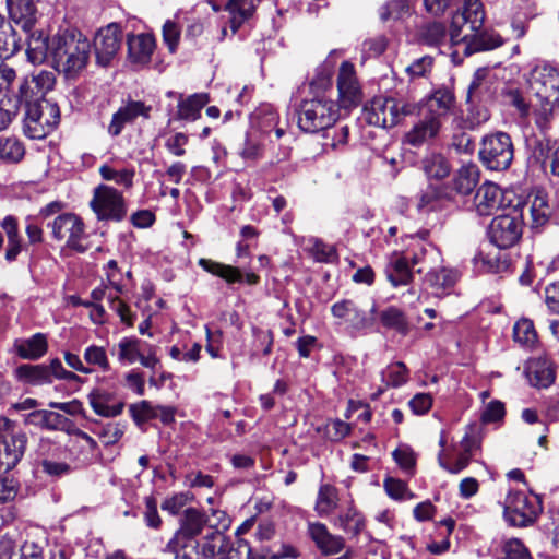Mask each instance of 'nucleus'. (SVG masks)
<instances>
[{
    "label": "nucleus",
    "instance_id": "obj_1",
    "mask_svg": "<svg viewBox=\"0 0 559 559\" xmlns=\"http://www.w3.org/2000/svg\"><path fill=\"white\" fill-rule=\"evenodd\" d=\"M485 13L480 0H465L463 10L452 17L450 40L462 46L464 56L492 50L503 44L502 37L489 31H481Z\"/></svg>",
    "mask_w": 559,
    "mask_h": 559
},
{
    "label": "nucleus",
    "instance_id": "obj_2",
    "mask_svg": "<svg viewBox=\"0 0 559 559\" xmlns=\"http://www.w3.org/2000/svg\"><path fill=\"white\" fill-rule=\"evenodd\" d=\"M91 43L80 31L63 29L52 36L53 68L67 79H75L87 67Z\"/></svg>",
    "mask_w": 559,
    "mask_h": 559
},
{
    "label": "nucleus",
    "instance_id": "obj_3",
    "mask_svg": "<svg viewBox=\"0 0 559 559\" xmlns=\"http://www.w3.org/2000/svg\"><path fill=\"white\" fill-rule=\"evenodd\" d=\"M298 127L306 133H317L332 127L338 119V105L325 94L305 98L297 109Z\"/></svg>",
    "mask_w": 559,
    "mask_h": 559
},
{
    "label": "nucleus",
    "instance_id": "obj_4",
    "mask_svg": "<svg viewBox=\"0 0 559 559\" xmlns=\"http://www.w3.org/2000/svg\"><path fill=\"white\" fill-rule=\"evenodd\" d=\"M417 111V106L402 98L374 97L362 111V119L370 126L392 128Z\"/></svg>",
    "mask_w": 559,
    "mask_h": 559
},
{
    "label": "nucleus",
    "instance_id": "obj_5",
    "mask_svg": "<svg viewBox=\"0 0 559 559\" xmlns=\"http://www.w3.org/2000/svg\"><path fill=\"white\" fill-rule=\"evenodd\" d=\"M479 159L489 170H507L514 158V146L507 132L497 131L485 135L480 142Z\"/></svg>",
    "mask_w": 559,
    "mask_h": 559
},
{
    "label": "nucleus",
    "instance_id": "obj_6",
    "mask_svg": "<svg viewBox=\"0 0 559 559\" xmlns=\"http://www.w3.org/2000/svg\"><path fill=\"white\" fill-rule=\"evenodd\" d=\"M543 511L538 496H527L523 491H510L504 501L503 516L510 526L533 525Z\"/></svg>",
    "mask_w": 559,
    "mask_h": 559
},
{
    "label": "nucleus",
    "instance_id": "obj_7",
    "mask_svg": "<svg viewBox=\"0 0 559 559\" xmlns=\"http://www.w3.org/2000/svg\"><path fill=\"white\" fill-rule=\"evenodd\" d=\"M222 526L228 527V519L226 513L221 510H212V514L198 510L195 508H188L183 511L180 519V527L174 536V543L186 539H197L204 528L212 531L213 528Z\"/></svg>",
    "mask_w": 559,
    "mask_h": 559
},
{
    "label": "nucleus",
    "instance_id": "obj_8",
    "mask_svg": "<svg viewBox=\"0 0 559 559\" xmlns=\"http://www.w3.org/2000/svg\"><path fill=\"white\" fill-rule=\"evenodd\" d=\"M27 443L25 432L16 429L7 417H0V474L13 469L24 455Z\"/></svg>",
    "mask_w": 559,
    "mask_h": 559
},
{
    "label": "nucleus",
    "instance_id": "obj_9",
    "mask_svg": "<svg viewBox=\"0 0 559 559\" xmlns=\"http://www.w3.org/2000/svg\"><path fill=\"white\" fill-rule=\"evenodd\" d=\"M60 122V109L56 103L32 105L25 109L24 134L32 140H41L50 134Z\"/></svg>",
    "mask_w": 559,
    "mask_h": 559
},
{
    "label": "nucleus",
    "instance_id": "obj_10",
    "mask_svg": "<svg viewBox=\"0 0 559 559\" xmlns=\"http://www.w3.org/2000/svg\"><path fill=\"white\" fill-rule=\"evenodd\" d=\"M90 207L98 221L121 222L128 213L123 194L116 188L103 183L94 189Z\"/></svg>",
    "mask_w": 559,
    "mask_h": 559
},
{
    "label": "nucleus",
    "instance_id": "obj_11",
    "mask_svg": "<svg viewBox=\"0 0 559 559\" xmlns=\"http://www.w3.org/2000/svg\"><path fill=\"white\" fill-rule=\"evenodd\" d=\"M523 226L522 211L514 206L508 213L498 215L491 221L488 236L497 248L508 249L521 239Z\"/></svg>",
    "mask_w": 559,
    "mask_h": 559
},
{
    "label": "nucleus",
    "instance_id": "obj_12",
    "mask_svg": "<svg viewBox=\"0 0 559 559\" xmlns=\"http://www.w3.org/2000/svg\"><path fill=\"white\" fill-rule=\"evenodd\" d=\"M376 305L369 311L354 299H341L331 306V313L338 325H345L350 333L365 331L373 325Z\"/></svg>",
    "mask_w": 559,
    "mask_h": 559
},
{
    "label": "nucleus",
    "instance_id": "obj_13",
    "mask_svg": "<svg viewBox=\"0 0 559 559\" xmlns=\"http://www.w3.org/2000/svg\"><path fill=\"white\" fill-rule=\"evenodd\" d=\"M49 226H51L53 239L58 241L66 239L69 249L79 253L87 250V246L83 243L87 237L85 226L76 214L62 213Z\"/></svg>",
    "mask_w": 559,
    "mask_h": 559
},
{
    "label": "nucleus",
    "instance_id": "obj_14",
    "mask_svg": "<svg viewBox=\"0 0 559 559\" xmlns=\"http://www.w3.org/2000/svg\"><path fill=\"white\" fill-rule=\"evenodd\" d=\"M117 356L124 365L140 362L145 368L155 369L158 364L156 347L138 337H122L117 345Z\"/></svg>",
    "mask_w": 559,
    "mask_h": 559
},
{
    "label": "nucleus",
    "instance_id": "obj_15",
    "mask_svg": "<svg viewBox=\"0 0 559 559\" xmlns=\"http://www.w3.org/2000/svg\"><path fill=\"white\" fill-rule=\"evenodd\" d=\"M16 378L19 381L24 382H52L53 379L57 380H79V377L71 372L67 371L61 361L56 358L51 360L49 366L46 365H22L15 370Z\"/></svg>",
    "mask_w": 559,
    "mask_h": 559
},
{
    "label": "nucleus",
    "instance_id": "obj_16",
    "mask_svg": "<svg viewBox=\"0 0 559 559\" xmlns=\"http://www.w3.org/2000/svg\"><path fill=\"white\" fill-rule=\"evenodd\" d=\"M122 31L117 23L100 28L94 37V51L97 64L107 67L120 50Z\"/></svg>",
    "mask_w": 559,
    "mask_h": 559
},
{
    "label": "nucleus",
    "instance_id": "obj_17",
    "mask_svg": "<svg viewBox=\"0 0 559 559\" xmlns=\"http://www.w3.org/2000/svg\"><path fill=\"white\" fill-rule=\"evenodd\" d=\"M428 236V230H421L416 236H409L414 240V243L403 253V255H407L412 266L424 265L417 269L418 273H421L425 267L431 269L433 264L441 261L440 250L432 243L426 241Z\"/></svg>",
    "mask_w": 559,
    "mask_h": 559
},
{
    "label": "nucleus",
    "instance_id": "obj_18",
    "mask_svg": "<svg viewBox=\"0 0 559 559\" xmlns=\"http://www.w3.org/2000/svg\"><path fill=\"white\" fill-rule=\"evenodd\" d=\"M152 107L142 100H127L112 114L111 120L107 127V132L111 138L119 136L127 124L133 123L139 117L148 119Z\"/></svg>",
    "mask_w": 559,
    "mask_h": 559
},
{
    "label": "nucleus",
    "instance_id": "obj_19",
    "mask_svg": "<svg viewBox=\"0 0 559 559\" xmlns=\"http://www.w3.org/2000/svg\"><path fill=\"white\" fill-rule=\"evenodd\" d=\"M337 90L340 103L347 108L358 104L360 98V87L356 78L355 67L349 61L341 63L337 75Z\"/></svg>",
    "mask_w": 559,
    "mask_h": 559
},
{
    "label": "nucleus",
    "instance_id": "obj_20",
    "mask_svg": "<svg viewBox=\"0 0 559 559\" xmlns=\"http://www.w3.org/2000/svg\"><path fill=\"white\" fill-rule=\"evenodd\" d=\"M199 265L207 273L223 278L227 284L231 285L235 283L246 282L249 285H255L259 283L260 277L252 272L242 274L240 269L224 264L210 259H200Z\"/></svg>",
    "mask_w": 559,
    "mask_h": 559
},
{
    "label": "nucleus",
    "instance_id": "obj_21",
    "mask_svg": "<svg viewBox=\"0 0 559 559\" xmlns=\"http://www.w3.org/2000/svg\"><path fill=\"white\" fill-rule=\"evenodd\" d=\"M537 98L559 100V69L550 64L537 67L533 73Z\"/></svg>",
    "mask_w": 559,
    "mask_h": 559
},
{
    "label": "nucleus",
    "instance_id": "obj_22",
    "mask_svg": "<svg viewBox=\"0 0 559 559\" xmlns=\"http://www.w3.org/2000/svg\"><path fill=\"white\" fill-rule=\"evenodd\" d=\"M503 205V191L493 182H485L474 195V207L479 216L493 215Z\"/></svg>",
    "mask_w": 559,
    "mask_h": 559
},
{
    "label": "nucleus",
    "instance_id": "obj_23",
    "mask_svg": "<svg viewBox=\"0 0 559 559\" xmlns=\"http://www.w3.org/2000/svg\"><path fill=\"white\" fill-rule=\"evenodd\" d=\"M128 59L133 64L146 66L156 48L155 37L148 33L128 34Z\"/></svg>",
    "mask_w": 559,
    "mask_h": 559
},
{
    "label": "nucleus",
    "instance_id": "obj_24",
    "mask_svg": "<svg viewBox=\"0 0 559 559\" xmlns=\"http://www.w3.org/2000/svg\"><path fill=\"white\" fill-rule=\"evenodd\" d=\"M524 373L531 384H554L557 367L549 355L543 354L525 362Z\"/></svg>",
    "mask_w": 559,
    "mask_h": 559
},
{
    "label": "nucleus",
    "instance_id": "obj_25",
    "mask_svg": "<svg viewBox=\"0 0 559 559\" xmlns=\"http://www.w3.org/2000/svg\"><path fill=\"white\" fill-rule=\"evenodd\" d=\"M27 34V60L33 64H43L47 57H52V37L37 29L36 26L31 31H24Z\"/></svg>",
    "mask_w": 559,
    "mask_h": 559
},
{
    "label": "nucleus",
    "instance_id": "obj_26",
    "mask_svg": "<svg viewBox=\"0 0 559 559\" xmlns=\"http://www.w3.org/2000/svg\"><path fill=\"white\" fill-rule=\"evenodd\" d=\"M459 272L454 269L448 267H431L425 277L427 285L430 287L431 293L437 297H444L450 295L459 280Z\"/></svg>",
    "mask_w": 559,
    "mask_h": 559
},
{
    "label": "nucleus",
    "instance_id": "obj_27",
    "mask_svg": "<svg viewBox=\"0 0 559 559\" xmlns=\"http://www.w3.org/2000/svg\"><path fill=\"white\" fill-rule=\"evenodd\" d=\"M454 94L447 87L435 90L426 97L424 104V114L433 117L442 123V119L448 117L454 106Z\"/></svg>",
    "mask_w": 559,
    "mask_h": 559
},
{
    "label": "nucleus",
    "instance_id": "obj_28",
    "mask_svg": "<svg viewBox=\"0 0 559 559\" xmlns=\"http://www.w3.org/2000/svg\"><path fill=\"white\" fill-rule=\"evenodd\" d=\"M10 19L22 27L31 31L38 22V9L32 0H7Z\"/></svg>",
    "mask_w": 559,
    "mask_h": 559
},
{
    "label": "nucleus",
    "instance_id": "obj_29",
    "mask_svg": "<svg viewBox=\"0 0 559 559\" xmlns=\"http://www.w3.org/2000/svg\"><path fill=\"white\" fill-rule=\"evenodd\" d=\"M309 534L324 556L336 555L345 548V539L342 536L331 534L322 523L310 524Z\"/></svg>",
    "mask_w": 559,
    "mask_h": 559
},
{
    "label": "nucleus",
    "instance_id": "obj_30",
    "mask_svg": "<svg viewBox=\"0 0 559 559\" xmlns=\"http://www.w3.org/2000/svg\"><path fill=\"white\" fill-rule=\"evenodd\" d=\"M48 350V337L38 332L28 338H16L13 343V353L21 359L37 360Z\"/></svg>",
    "mask_w": 559,
    "mask_h": 559
},
{
    "label": "nucleus",
    "instance_id": "obj_31",
    "mask_svg": "<svg viewBox=\"0 0 559 559\" xmlns=\"http://www.w3.org/2000/svg\"><path fill=\"white\" fill-rule=\"evenodd\" d=\"M479 168L474 163L461 166L454 174L451 186H449L452 194H471L479 182ZM452 197L454 198V195Z\"/></svg>",
    "mask_w": 559,
    "mask_h": 559
},
{
    "label": "nucleus",
    "instance_id": "obj_32",
    "mask_svg": "<svg viewBox=\"0 0 559 559\" xmlns=\"http://www.w3.org/2000/svg\"><path fill=\"white\" fill-rule=\"evenodd\" d=\"M419 168L428 180H443L452 169L450 160L439 152L427 153L419 162Z\"/></svg>",
    "mask_w": 559,
    "mask_h": 559
},
{
    "label": "nucleus",
    "instance_id": "obj_33",
    "mask_svg": "<svg viewBox=\"0 0 559 559\" xmlns=\"http://www.w3.org/2000/svg\"><path fill=\"white\" fill-rule=\"evenodd\" d=\"M441 129V122L436 118L423 114L419 120L405 135L406 142L412 146H420L436 138Z\"/></svg>",
    "mask_w": 559,
    "mask_h": 559
},
{
    "label": "nucleus",
    "instance_id": "obj_34",
    "mask_svg": "<svg viewBox=\"0 0 559 559\" xmlns=\"http://www.w3.org/2000/svg\"><path fill=\"white\" fill-rule=\"evenodd\" d=\"M210 102L206 93H195L183 97L179 95L175 120L194 121L201 117V110Z\"/></svg>",
    "mask_w": 559,
    "mask_h": 559
},
{
    "label": "nucleus",
    "instance_id": "obj_35",
    "mask_svg": "<svg viewBox=\"0 0 559 559\" xmlns=\"http://www.w3.org/2000/svg\"><path fill=\"white\" fill-rule=\"evenodd\" d=\"M24 424L48 430H68L71 426L66 416L50 411H34L25 415Z\"/></svg>",
    "mask_w": 559,
    "mask_h": 559
},
{
    "label": "nucleus",
    "instance_id": "obj_36",
    "mask_svg": "<svg viewBox=\"0 0 559 559\" xmlns=\"http://www.w3.org/2000/svg\"><path fill=\"white\" fill-rule=\"evenodd\" d=\"M407 255L394 252L386 265V277L393 286L408 285L413 281V273Z\"/></svg>",
    "mask_w": 559,
    "mask_h": 559
},
{
    "label": "nucleus",
    "instance_id": "obj_37",
    "mask_svg": "<svg viewBox=\"0 0 559 559\" xmlns=\"http://www.w3.org/2000/svg\"><path fill=\"white\" fill-rule=\"evenodd\" d=\"M334 524L346 534L357 537L366 527V519L350 501L347 508L337 515Z\"/></svg>",
    "mask_w": 559,
    "mask_h": 559
},
{
    "label": "nucleus",
    "instance_id": "obj_38",
    "mask_svg": "<svg viewBox=\"0 0 559 559\" xmlns=\"http://www.w3.org/2000/svg\"><path fill=\"white\" fill-rule=\"evenodd\" d=\"M88 397L93 409L100 416L114 417L122 412L123 403L99 388L94 389Z\"/></svg>",
    "mask_w": 559,
    "mask_h": 559
},
{
    "label": "nucleus",
    "instance_id": "obj_39",
    "mask_svg": "<svg viewBox=\"0 0 559 559\" xmlns=\"http://www.w3.org/2000/svg\"><path fill=\"white\" fill-rule=\"evenodd\" d=\"M217 526L212 531L206 532L202 537L203 556L207 559H223L228 547L230 537L226 536Z\"/></svg>",
    "mask_w": 559,
    "mask_h": 559
},
{
    "label": "nucleus",
    "instance_id": "obj_40",
    "mask_svg": "<svg viewBox=\"0 0 559 559\" xmlns=\"http://www.w3.org/2000/svg\"><path fill=\"white\" fill-rule=\"evenodd\" d=\"M8 238L5 260L11 263L16 260L23 249L22 237L19 231V221L13 215H7L0 223Z\"/></svg>",
    "mask_w": 559,
    "mask_h": 559
},
{
    "label": "nucleus",
    "instance_id": "obj_41",
    "mask_svg": "<svg viewBox=\"0 0 559 559\" xmlns=\"http://www.w3.org/2000/svg\"><path fill=\"white\" fill-rule=\"evenodd\" d=\"M551 141L548 133H532L525 138V150L531 163L544 165L549 157Z\"/></svg>",
    "mask_w": 559,
    "mask_h": 559
},
{
    "label": "nucleus",
    "instance_id": "obj_42",
    "mask_svg": "<svg viewBox=\"0 0 559 559\" xmlns=\"http://www.w3.org/2000/svg\"><path fill=\"white\" fill-rule=\"evenodd\" d=\"M255 0H226L225 9L230 13V28L237 33L255 12Z\"/></svg>",
    "mask_w": 559,
    "mask_h": 559
},
{
    "label": "nucleus",
    "instance_id": "obj_43",
    "mask_svg": "<svg viewBox=\"0 0 559 559\" xmlns=\"http://www.w3.org/2000/svg\"><path fill=\"white\" fill-rule=\"evenodd\" d=\"M442 201H453L452 191L449 186L429 183L421 191L417 206L419 210L432 211L439 207Z\"/></svg>",
    "mask_w": 559,
    "mask_h": 559
},
{
    "label": "nucleus",
    "instance_id": "obj_44",
    "mask_svg": "<svg viewBox=\"0 0 559 559\" xmlns=\"http://www.w3.org/2000/svg\"><path fill=\"white\" fill-rule=\"evenodd\" d=\"M513 338L528 350H535L539 346L538 335L531 319L522 318L513 326Z\"/></svg>",
    "mask_w": 559,
    "mask_h": 559
},
{
    "label": "nucleus",
    "instance_id": "obj_45",
    "mask_svg": "<svg viewBox=\"0 0 559 559\" xmlns=\"http://www.w3.org/2000/svg\"><path fill=\"white\" fill-rule=\"evenodd\" d=\"M379 320L385 329L394 330L403 336L409 333L411 325L406 314L395 306H390L382 310Z\"/></svg>",
    "mask_w": 559,
    "mask_h": 559
},
{
    "label": "nucleus",
    "instance_id": "obj_46",
    "mask_svg": "<svg viewBox=\"0 0 559 559\" xmlns=\"http://www.w3.org/2000/svg\"><path fill=\"white\" fill-rule=\"evenodd\" d=\"M166 551L174 552L175 559H201L204 558L202 549V540L183 539L174 543V537L168 542Z\"/></svg>",
    "mask_w": 559,
    "mask_h": 559
},
{
    "label": "nucleus",
    "instance_id": "obj_47",
    "mask_svg": "<svg viewBox=\"0 0 559 559\" xmlns=\"http://www.w3.org/2000/svg\"><path fill=\"white\" fill-rule=\"evenodd\" d=\"M338 504V490L330 484L320 486L316 501V511L320 516L330 515Z\"/></svg>",
    "mask_w": 559,
    "mask_h": 559
},
{
    "label": "nucleus",
    "instance_id": "obj_48",
    "mask_svg": "<svg viewBox=\"0 0 559 559\" xmlns=\"http://www.w3.org/2000/svg\"><path fill=\"white\" fill-rule=\"evenodd\" d=\"M20 49L19 38L12 25L0 14V59H8Z\"/></svg>",
    "mask_w": 559,
    "mask_h": 559
},
{
    "label": "nucleus",
    "instance_id": "obj_49",
    "mask_svg": "<svg viewBox=\"0 0 559 559\" xmlns=\"http://www.w3.org/2000/svg\"><path fill=\"white\" fill-rule=\"evenodd\" d=\"M539 104L534 106V123L540 133H548L554 120V106L558 100L538 98Z\"/></svg>",
    "mask_w": 559,
    "mask_h": 559
},
{
    "label": "nucleus",
    "instance_id": "obj_50",
    "mask_svg": "<svg viewBox=\"0 0 559 559\" xmlns=\"http://www.w3.org/2000/svg\"><path fill=\"white\" fill-rule=\"evenodd\" d=\"M46 94L40 93L34 86V83L31 82L28 76H25L19 86V92L16 94V105H23L25 109L29 108L32 105H40L46 103H51L50 100L45 98Z\"/></svg>",
    "mask_w": 559,
    "mask_h": 559
},
{
    "label": "nucleus",
    "instance_id": "obj_51",
    "mask_svg": "<svg viewBox=\"0 0 559 559\" xmlns=\"http://www.w3.org/2000/svg\"><path fill=\"white\" fill-rule=\"evenodd\" d=\"M12 540L7 538L2 540L5 551H10L8 559H43V547L33 540H25L15 550L12 547Z\"/></svg>",
    "mask_w": 559,
    "mask_h": 559
},
{
    "label": "nucleus",
    "instance_id": "obj_52",
    "mask_svg": "<svg viewBox=\"0 0 559 559\" xmlns=\"http://www.w3.org/2000/svg\"><path fill=\"white\" fill-rule=\"evenodd\" d=\"M99 174L104 180L114 181L116 185L121 186L124 189H131L133 187L135 176L134 168L116 169L105 164L100 166Z\"/></svg>",
    "mask_w": 559,
    "mask_h": 559
},
{
    "label": "nucleus",
    "instance_id": "obj_53",
    "mask_svg": "<svg viewBox=\"0 0 559 559\" xmlns=\"http://www.w3.org/2000/svg\"><path fill=\"white\" fill-rule=\"evenodd\" d=\"M447 28L441 22H431L421 26L419 41L429 47H437L444 41Z\"/></svg>",
    "mask_w": 559,
    "mask_h": 559
},
{
    "label": "nucleus",
    "instance_id": "obj_54",
    "mask_svg": "<svg viewBox=\"0 0 559 559\" xmlns=\"http://www.w3.org/2000/svg\"><path fill=\"white\" fill-rule=\"evenodd\" d=\"M408 13V0H389L379 8V17L383 23L402 20Z\"/></svg>",
    "mask_w": 559,
    "mask_h": 559
},
{
    "label": "nucleus",
    "instance_id": "obj_55",
    "mask_svg": "<svg viewBox=\"0 0 559 559\" xmlns=\"http://www.w3.org/2000/svg\"><path fill=\"white\" fill-rule=\"evenodd\" d=\"M551 213L552 210L548 203L547 197L543 193H537L531 205L533 227L544 226L549 221Z\"/></svg>",
    "mask_w": 559,
    "mask_h": 559
},
{
    "label": "nucleus",
    "instance_id": "obj_56",
    "mask_svg": "<svg viewBox=\"0 0 559 559\" xmlns=\"http://www.w3.org/2000/svg\"><path fill=\"white\" fill-rule=\"evenodd\" d=\"M25 154L24 146L15 138L0 140V159L7 163H17Z\"/></svg>",
    "mask_w": 559,
    "mask_h": 559
},
{
    "label": "nucleus",
    "instance_id": "obj_57",
    "mask_svg": "<svg viewBox=\"0 0 559 559\" xmlns=\"http://www.w3.org/2000/svg\"><path fill=\"white\" fill-rule=\"evenodd\" d=\"M501 554V557L498 559H533L528 548L519 538L503 540Z\"/></svg>",
    "mask_w": 559,
    "mask_h": 559
},
{
    "label": "nucleus",
    "instance_id": "obj_58",
    "mask_svg": "<svg viewBox=\"0 0 559 559\" xmlns=\"http://www.w3.org/2000/svg\"><path fill=\"white\" fill-rule=\"evenodd\" d=\"M130 413L138 426L147 423L151 419L157 418V405H153L148 401H141L130 405Z\"/></svg>",
    "mask_w": 559,
    "mask_h": 559
},
{
    "label": "nucleus",
    "instance_id": "obj_59",
    "mask_svg": "<svg viewBox=\"0 0 559 559\" xmlns=\"http://www.w3.org/2000/svg\"><path fill=\"white\" fill-rule=\"evenodd\" d=\"M31 82L34 83V86L40 93L47 94L55 87L56 84V74L55 71L51 70H39L34 71L28 75Z\"/></svg>",
    "mask_w": 559,
    "mask_h": 559
},
{
    "label": "nucleus",
    "instance_id": "obj_60",
    "mask_svg": "<svg viewBox=\"0 0 559 559\" xmlns=\"http://www.w3.org/2000/svg\"><path fill=\"white\" fill-rule=\"evenodd\" d=\"M382 381L384 384H405L407 381L406 366L402 362L388 366L382 371Z\"/></svg>",
    "mask_w": 559,
    "mask_h": 559
},
{
    "label": "nucleus",
    "instance_id": "obj_61",
    "mask_svg": "<svg viewBox=\"0 0 559 559\" xmlns=\"http://www.w3.org/2000/svg\"><path fill=\"white\" fill-rule=\"evenodd\" d=\"M311 253L314 260L320 263H332L337 258L335 248L318 238L313 240Z\"/></svg>",
    "mask_w": 559,
    "mask_h": 559
},
{
    "label": "nucleus",
    "instance_id": "obj_62",
    "mask_svg": "<svg viewBox=\"0 0 559 559\" xmlns=\"http://www.w3.org/2000/svg\"><path fill=\"white\" fill-rule=\"evenodd\" d=\"M251 548L249 544L241 539L235 538L229 539L228 547L226 548L225 556L223 559H250Z\"/></svg>",
    "mask_w": 559,
    "mask_h": 559
},
{
    "label": "nucleus",
    "instance_id": "obj_63",
    "mask_svg": "<svg viewBox=\"0 0 559 559\" xmlns=\"http://www.w3.org/2000/svg\"><path fill=\"white\" fill-rule=\"evenodd\" d=\"M20 483L12 475L0 478V503L13 500L19 492Z\"/></svg>",
    "mask_w": 559,
    "mask_h": 559
},
{
    "label": "nucleus",
    "instance_id": "obj_64",
    "mask_svg": "<svg viewBox=\"0 0 559 559\" xmlns=\"http://www.w3.org/2000/svg\"><path fill=\"white\" fill-rule=\"evenodd\" d=\"M100 441L106 445H111L117 443L122 435L123 429L119 426V424L108 423L97 432Z\"/></svg>",
    "mask_w": 559,
    "mask_h": 559
}]
</instances>
